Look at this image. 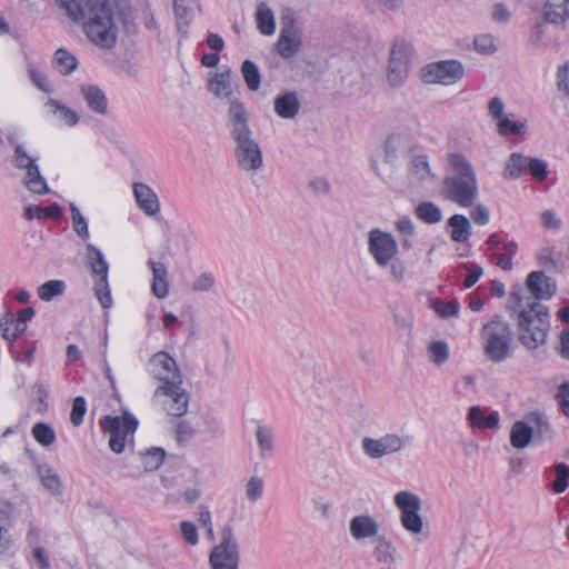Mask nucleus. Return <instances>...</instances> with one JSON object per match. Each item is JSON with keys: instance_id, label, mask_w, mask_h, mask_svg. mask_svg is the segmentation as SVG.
<instances>
[{"instance_id": "1", "label": "nucleus", "mask_w": 569, "mask_h": 569, "mask_svg": "<svg viewBox=\"0 0 569 569\" xmlns=\"http://www.w3.org/2000/svg\"><path fill=\"white\" fill-rule=\"evenodd\" d=\"M74 22H81L87 38L101 49H111L118 39L113 10L108 0H57Z\"/></svg>"}, {"instance_id": "2", "label": "nucleus", "mask_w": 569, "mask_h": 569, "mask_svg": "<svg viewBox=\"0 0 569 569\" xmlns=\"http://www.w3.org/2000/svg\"><path fill=\"white\" fill-rule=\"evenodd\" d=\"M250 113L238 98L229 100L227 127L234 143L237 166L244 172L256 173L263 167V153L249 124Z\"/></svg>"}, {"instance_id": "3", "label": "nucleus", "mask_w": 569, "mask_h": 569, "mask_svg": "<svg viewBox=\"0 0 569 569\" xmlns=\"http://www.w3.org/2000/svg\"><path fill=\"white\" fill-rule=\"evenodd\" d=\"M507 309L516 320L519 342L528 350H535L547 341L550 315L540 301L523 302L522 290H512Z\"/></svg>"}, {"instance_id": "4", "label": "nucleus", "mask_w": 569, "mask_h": 569, "mask_svg": "<svg viewBox=\"0 0 569 569\" xmlns=\"http://www.w3.org/2000/svg\"><path fill=\"white\" fill-rule=\"evenodd\" d=\"M449 162L452 172L443 180L442 193L446 199L469 208L478 196L476 171L467 158L460 153L451 154Z\"/></svg>"}, {"instance_id": "5", "label": "nucleus", "mask_w": 569, "mask_h": 569, "mask_svg": "<svg viewBox=\"0 0 569 569\" xmlns=\"http://www.w3.org/2000/svg\"><path fill=\"white\" fill-rule=\"evenodd\" d=\"M368 252L375 263L383 270H387L389 277L401 283L406 279L407 266L398 256L399 246L396 238L387 231L379 228L371 229L368 232Z\"/></svg>"}, {"instance_id": "6", "label": "nucleus", "mask_w": 569, "mask_h": 569, "mask_svg": "<svg viewBox=\"0 0 569 569\" xmlns=\"http://www.w3.org/2000/svg\"><path fill=\"white\" fill-rule=\"evenodd\" d=\"M480 336L483 352L490 361L500 363L510 356L513 332L502 316L496 315L485 323Z\"/></svg>"}, {"instance_id": "7", "label": "nucleus", "mask_w": 569, "mask_h": 569, "mask_svg": "<svg viewBox=\"0 0 569 569\" xmlns=\"http://www.w3.org/2000/svg\"><path fill=\"white\" fill-rule=\"evenodd\" d=\"M552 428L547 416L540 411L527 413L523 420L516 421L510 430V443L516 449L528 447L531 441L540 442Z\"/></svg>"}, {"instance_id": "8", "label": "nucleus", "mask_w": 569, "mask_h": 569, "mask_svg": "<svg viewBox=\"0 0 569 569\" xmlns=\"http://www.w3.org/2000/svg\"><path fill=\"white\" fill-rule=\"evenodd\" d=\"M86 262L93 277V291L100 305L104 309L111 308L113 299L111 296L108 274L109 263L102 251L92 243L86 246Z\"/></svg>"}, {"instance_id": "9", "label": "nucleus", "mask_w": 569, "mask_h": 569, "mask_svg": "<svg viewBox=\"0 0 569 569\" xmlns=\"http://www.w3.org/2000/svg\"><path fill=\"white\" fill-rule=\"evenodd\" d=\"M240 561L239 543L234 537L233 528L226 525L221 529V541L209 553L211 569H238Z\"/></svg>"}, {"instance_id": "10", "label": "nucleus", "mask_w": 569, "mask_h": 569, "mask_svg": "<svg viewBox=\"0 0 569 569\" xmlns=\"http://www.w3.org/2000/svg\"><path fill=\"white\" fill-rule=\"evenodd\" d=\"M412 54L411 43L403 39L393 41L387 70L388 82L391 87L399 88L407 80Z\"/></svg>"}, {"instance_id": "11", "label": "nucleus", "mask_w": 569, "mask_h": 569, "mask_svg": "<svg viewBox=\"0 0 569 569\" xmlns=\"http://www.w3.org/2000/svg\"><path fill=\"white\" fill-rule=\"evenodd\" d=\"M100 425L102 430L110 435V449L114 453H121L124 450L127 439L133 437L138 428V420L131 413L124 411L121 417L106 416Z\"/></svg>"}, {"instance_id": "12", "label": "nucleus", "mask_w": 569, "mask_h": 569, "mask_svg": "<svg viewBox=\"0 0 569 569\" xmlns=\"http://www.w3.org/2000/svg\"><path fill=\"white\" fill-rule=\"evenodd\" d=\"M465 76V67L459 60H441L427 64L421 70L425 83L451 86L459 82Z\"/></svg>"}, {"instance_id": "13", "label": "nucleus", "mask_w": 569, "mask_h": 569, "mask_svg": "<svg viewBox=\"0 0 569 569\" xmlns=\"http://www.w3.org/2000/svg\"><path fill=\"white\" fill-rule=\"evenodd\" d=\"M150 375L162 382L160 387H178L182 383V376L176 360L167 352L154 353L148 363Z\"/></svg>"}, {"instance_id": "14", "label": "nucleus", "mask_w": 569, "mask_h": 569, "mask_svg": "<svg viewBox=\"0 0 569 569\" xmlns=\"http://www.w3.org/2000/svg\"><path fill=\"white\" fill-rule=\"evenodd\" d=\"M153 400L159 402L162 409L172 417H182L188 411L189 395L182 388V383L178 387H158L153 393Z\"/></svg>"}, {"instance_id": "15", "label": "nucleus", "mask_w": 569, "mask_h": 569, "mask_svg": "<svg viewBox=\"0 0 569 569\" xmlns=\"http://www.w3.org/2000/svg\"><path fill=\"white\" fill-rule=\"evenodd\" d=\"M405 447L403 439L397 433H387L380 438L365 437L361 448L370 459H381L385 456L400 452Z\"/></svg>"}, {"instance_id": "16", "label": "nucleus", "mask_w": 569, "mask_h": 569, "mask_svg": "<svg viewBox=\"0 0 569 569\" xmlns=\"http://www.w3.org/2000/svg\"><path fill=\"white\" fill-rule=\"evenodd\" d=\"M380 523L369 513H360L349 521V533L357 541H373L379 537Z\"/></svg>"}, {"instance_id": "17", "label": "nucleus", "mask_w": 569, "mask_h": 569, "mask_svg": "<svg viewBox=\"0 0 569 569\" xmlns=\"http://www.w3.org/2000/svg\"><path fill=\"white\" fill-rule=\"evenodd\" d=\"M527 287L535 299L527 297L526 301H539L551 298L557 291L556 280L547 277L542 271H532L527 278Z\"/></svg>"}, {"instance_id": "18", "label": "nucleus", "mask_w": 569, "mask_h": 569, "mask_svg": "<svg viewBox=\"0 0 569 569\" xmlns=\"http://www.w3.org/2000/svg\"><path fill=\"white\" fill-rule=\"evenodd\" d=\"M133 196L138 208L148 217H156L160 212V201L150 186L143 182H134Z\"/></svg>"}, {"instance_id": "19", "label": "nucleus", "mask_w": 569, "mask_h": 569, "mask_svg": "<svg viewBox=\"0 0 569 569\" xmlns=\"http://www.w3.org/2000/svg\"><path fill=\"white\" fill-rule=\"evenodd\" d=\"M301 41V32L295 26L282 28L277 41L279 54L284 59L293 57L300 50Z\"/></svg>"}, {"instance_id": "20", "label": "nucleus", "mask_w": 569, "mask_h": 569, "mask_svg": "<svg viewBox=\"0 0 569 569\" xmlns=\"http://www.w3.org/2000/svg\"><path fill=\"white\" fill-rule=\"evenodd\" d=\"M543 19L555 26H565L569 21V0H547Z\"/></svg>"}, {"instance_id": "21", "label": "nucleus", "mask_w": 569, "mask_h": 569, "mask_svg": "<svg viewBox=\"0 0 569 569\" xmlns=\"http://www.w3.org/2000/svg\"><path fill=\"white\" fill-rule=\"evenodd\" d=\"M274 112L282 119H293L300 110V101L295 91L279 94L273 101Z\"/></svg>"}, {"instance_id": "22", "label": "nucleus", "mask_w": 569, "mask_h": 569, "mask_svg": "<svg viewBox=\"0 0 569 569\" xmlns=\"http://www.w3.org/2000/svg\"><path fill=\"white\" fill-rule=\"evenodd\" d=\"M152 271L151 291L158 299H164L169 295L168 270L164 263L149 260Z\"/></svg>"}, {"instance_id": "23", "label": "nucleus", "mask_w": 569, "mask_h": 569, "mask_svg": "<svg viewBox=\"0 0 569 569\" xmlns=\"http://www.w3.org/2000/svg\"><path fill=\"white\" fill-rule=\"evenodd\" d=\"M197 8V0H173L174 16L180 34H187L188 26L191 22L193 12Z\"/></svg>"}, {"instance_id": "24", "label": "nucleus", "mask_w": 569, "mask_h": 569, "mask_svg": "<svg viewBox=\"0 0 569 569\" xmlns=\"http://www.w3.org/2000/svg\"><path fill=\"white\" fill-rule=\"evenodd\" d=\"M81 94L88 107L98 114H107L108 101L104 92L97 86L83 84L80 88Z\"/></svg>"}, {"instance_id": "25", "label": "nucleus", "mask_w": 569, "mask_h": 569, "mask_svg": "<svg viewBox=\"0 0 569 569\" xmlns=\"http://www.w3.org/2000/svg\"><path fill=\"white\" fill-rule=\"evenodd\" d=\"M37 475L41 485L52 495L59 496L62 492V483L60 476L48 463H39L37 466Z\"/></svg>"}, {"instance_id": "26", "label": "nucleus", "mask_w": 569, "mask_h": 569, "mask_svg": "<svg viewBox=\"0 0 569 569\" xmlns=\"http://www.w3.org/2000/svg\"><path fill=\"white\" fill-rule=\"evenodd\" d=\"M26 171L22 180L23 186L32 193L47 194L50 189L44 177L41 174L38 163H34Z\"/></svg>"}, {"instance_id": "27", "label": "nucleus", "mask_w": 569, "mask_h": 569, "mask_svg": "<svg viewBox=\"0 0 569 569\" xmlns=\"http://www.w3.org/2000/svg\"><path fill=\"white\" fill-rule=\"evenodd\" d=\"M372 543L373 555L379 563L393 565L397 561V549L385 536H379Z\"/></svg>"}, {"instance_id": "28", "label": "nucleus", "mask_w": 569, "mask_h": 569, "mask_svg": "<svg viewBox=\"0 0 569 569\" xmlns=\"http://www.w3.org/2000/svg\"><path fill=\"white\" fill-rule=\"evenodd\" d=\"M448 227L451 228L450 238L456 242H465L471 236V224L463 214H453L448 219Z\"/></svg>"}, {"instance_id": "29", "label": "nucleus", "mask_w": 569, "mask_h": 569, "mask_svg": "<svg viewBox=\"0 0 569 569\" xmlns=\"http://www.w3.org/2000/svg\"><path fill=\"white\" fill-rule=\"evenodd\" d=\"M406 147V140L400 134H390L385 141V162L393 167L399 158L400 152Z\"/></svg>"}, {"instance_id": "30", "label": "nucleus", "mask_w": 569, "mask_h": 569, "mask_svg": "<svg viewBox=\"0 0 569 569\" xmlns=\"http://www.w3.org/2000/svg\"><path fill=\"white\" fill-rule=\"evenodd\" d=\"M528 158L520 152L510 154L505 166L503 177L506 179H518L527 171Z\"/></svg>"}, {"instance_id": "31", "label": "nucleus", "mask_w": 569, "mask_h": 569, "mask_svg": "<svg viewBox=\"0 0 569 569\" xmlns=\"http://www.w3.org/2000/svg\"><path fill=\"white\" fill-rule=\"evenodd\" d=\"M257 28L262 34L274 33L276 23L272 10L263 2L259 3L256 12Z\"/></svg>"}, {"instance_id": "32", "label": "nucleus", "mask_w": 569, "mask_h": 569, "mask_svg": "<svg viewBox=\"0 0 569 569\" xmlns=\"http://www.w3.org/2000/svg\"><path fill=\"white\" fill-rule=\"evenodd\" d=\"M395 505L401 513L415 512L421 510V499L411 491H399L395 496Z\"/></svg>"}, {"instance_id": "33", "label": "nucleus", "mask_w": 569, "mask_h": 569, "mask_svg": "<svg viewBox=\"0 0 569 569\" xmlns=\"http://www.w3.org/2000/svg\"><path fill=\"white\" fill-rule=\"evenodd\" d=\"M231 76L232 72L230 69L217 73L216 77L210 81L209 90L217 97H230L232 93L230 81Z\"/></svg>"}, {"instance_id": "34", "label": "nucleus", "mask_w": 569, "mask_h": 569, "mask_svg": "<svg viewBox=\"0 0 569 569\" xmlns=\"http://www.w3.org/2000/svg\"><path fill=\"white\" fill-rule=\"evenodd\" d=\"M415 213L420 220L429 224H436L442 220L440 207L431 201L419 203L415 209Z\"/></svg>"}, {"instance_id": "35", "label": "nucleus", "mask_w": 569, "mask_h": 569, "mask_svg": "<svg viewBox=\"0 0 569 569\" xmlns=\"http://www.w3.org/2000/svg\"><path fill=\"white\" fill-rule=\"evenodd\" d=\"M362 2L368 10L382 13H398L405 6V0H362Z\"/></svg>"}, {"instance_id": "36", "label": "nucleus", "mask_w": 569, "mask_h": 569, "mask_svg": "<svg viewBox=\"0 0 569 569\" xmlns=\"http://www.w3.org/2000/svg\"><path fill=\"white\" fill-rule=\"evenodd\" d=\"M513 118V114H506L496 122L500 136L520 134L526 130V121H516Z\"/></svg>"}, {"instance_id": "37", "label": "nucleus", "mask_w": 569, "mask_h": 569, "mask_svg": "<svg viewBox=\"0 0 569 569\" xmlns=\"http://www.w3.org/2000/svg\"><path fill=\"white\" fill-rule=\"evenodd\" d=\"M54 66L61 74H70L78 67L77 58L68 50L60 48L54 53Z\"/></svg>"}, {"instance_id": "38", "label": "nucleus", "mask_w": 569, "mask_h": 569, "mask_svg": "<svg viewBox=\"0 0 569 569\" xmlns=\"http://www.w3.org/2000/svg\"><path fill=\"white\" fill-rule=\"evenodd\" d=\"M241 73L249 90L257 91L260 88L261 74L254 62L244 60L241 64Z\"/></svg>"}, {"instance_id": "39", "label": "nucleus", "mask_w": 569, "mask_h": 569, "mask_svg": "<svg viewBox=\"0 0 569 569\" xmlns=\"http://www.w3.org/2000/svg\"><path fill=\"white\" fill-rule=\"evenodd\" d=\"M47 107L50 108L51 112L54 113L60 121L68 126H74L79 121V116L74 110L57 100L50 99L47 102Z\"/></svg>"}, {"instance_id": "40", "label": "nucleus", "mask_w": 569, "mask_h": 569, "mask_svg": "<svg viewBox=\"0 0 569 569\" xmlns=\"http://www.w3.org/2000/svg\"><path fill=\"white\" fill-rule=\"evenodd\" d=\"M409 172L419 181H427L431 179L432 174L427 156H415L409 163Z\"/></svg>"}, {"instance_id": "41", "label": "nucleus", "mask_w": 569, "mask_h": 569, "mask_svg": "<svg viewBox=\"0 0 569 569\" xmlns=\"http://www.w3.org/2000/svg\"><path fill=\"white\" fill-rule=\"evenodd\" d=\"M32 437L42 447H50L56 441L53 428L46 422H37L31 429Z\"/></svg>"}, {"instance_id": "42", "label": "nucleus", "mask_w": 569, "mask_h": 569, "mask_svg": "<svg viewBox=\"0 0 569 569\" xmlns=\"http://www.w3.org/2000/svg\"><path fill=\"white\" fill-rule=\"evenodd\" d=\"M66 291L63 280H49L38 288V296L43 301H51L56 297L62 296Z\"/></svg>"}, {"instance_id": "43", "label": "nucleus", "mask_w": 569, "mask_h": 569, "mask_svg": "<svg viewBox=\"0 0 569 569\" xmlns=\"http://www.w3.org/2000/svg\"><path fill=\"white\" fill-rule=\"evenodd\" d=\"M429 359L436 366H442L449 359V346L446 341H433L428 347Z\"/></svg>"}, {"instance_id": "44", "label": "nucleus", "mask_w": 569, "mask_h": 569, "mask_svg": "<svg viewBox=\"0 0 569 569\" xmlns=\"http://www.w3.org/2000/svg\"><path fill=\"white\" fill-rule=\"evenodd\" d=\"M37 161L38 158L29 154L24 144L17 143L14 146L12 163L17 169L27 170L28 168L37 163Z\"/></svg>"}, {"instance_id": "45", "label": "nucleus", "mask_w": 569, "mask_h": 569, "mask_svg": "<svg viewBox=\"0 0 569 569\" xmlns=\"http://www.w3.org/2000/svg\"><path fill=\"white\" fill-rule=\"evenodd\" d=\"M70 212H71L73 231L82 240H88L90 234H89L87 219L82 216V213L80 212V209L74 203H70Z\"/></svg>"}, {"instance_id": "46", "label": "nucleus", "mask_w": 569, "mask_h": 569, "mask_svg": "<svg viewBox=\"0 0 569 569\" xmlns=\"http://www.w3.org/2000/svg\"><path fill=\"white\" fill-rule=\"evenodd\" d=\"M140 456L146 471L157 470L164 460V451L161 448H151Z\"/></svg>"}, {"instance_id": "47", "label": "nucleus", "mask_w": 569, "mask_h": 569, "mask_svg": "<svg viewBox=\"0 0 569 569\" xmlns=\"http://www.w3.org/2000/svg\"><path fill=\"white\" fill-rule=\"evenodd\" d=\"M400 521L402 527L411 533L418 535L422 531L423 520L419 511L401 513Z\"/></svg>"}, {"instance_id": "48", "label": "nucleus", "mask_w": 569, "mask_h": 569, "mask_svg": "<svg viewBox=\"0 0 569 569\" xmlns=\"http://www.w3.org/2000/svg\"><path fill=\"white\" fill-rule=\"evenodd\" d=\"M556 479L552 482V490L557 493L566 491L568 488L569 467L566 463L555 466Z\"/></svg>"}, {"instance_id": "49", "label": "nucleus", "mask_w": 569, "mask_h": 569, "mask_svg": "<svg viewBox=\"0 0 569 569\" xmlns=\"http://www.w3.org/2000/svg\"><path fill=\"white\" fill-rule=\"evenodd\" d=\"M256 438L261 450V456H263V452H269L273 449V435L269 428L258 426Z\"/></svg>"}, {"instance_id": "50", "label": "nucleus", "mask_w": 569, "mask_h": 569, "mask_svg": "<svg viewBox=\"0 0 569 569\" xmlns=\"http://www.w3.org/2000/svg\"><path fill=\"white\" fill-rule=\"evenodd\" d=\"M433 309L437 315L441 318H450L458 315L460 305L457 300L441 301L438 300L433 303Z\"/></svg>"}, {"instance_id": "51", "label": "nucleus", "mask_w": 569, "mask_h": 569, "mask_svg": "<svg viewBox=\"0 0 569 569\" xmlns=\"http://www.w3.org/2000/svg\"><path fill=\"white\" fill-rule=\"evenodd\" d=\"M263 491V480L258 476H252L246 483V496L251 502L258 501Z\"/></svg>"}, {"instance_id": "52", "label": "nucleus", "mask_w": 569, "mask_h": 569, "mask_svg": "<svg viewBox=\"0 0 569 569\" xmlns=\"http://www.w3.org/2000/svg\"><path fill=\"white\" fill-rule=\"evenodd\" d=\"M475 49L481 54H492L497 51L495 38L491 34H480L475 38Z\"/></svg>"}, {"instance_id": "53", "label": "nucleus", "mask_w": 569, "mask_h": 569, "mask_svg": "<svg viewBox=\"0 0 569 569\" xmlns=\"http://www.w3.org/2000/svg\"><path fill=\"white\" fill-rule=\"evenodd\" d=\"M87 412L86 399L81 396L73 399L72 409L70 413V421L73 426L78 427L83 422V417Z\"/></svg>"}, {"instance_id": "54", "label": "nucleus", "mask_w": 569, "mask_h": 569, "mask_svg": "<svg viewBox=\"0 0 569 569\" xmlns=\"http://www.w3.org/2000/svg\"><path fill=\"white\" fill-rule=\"evenodd\" d=\"M216 283V279L211 272H202L199 274L191 284L193 292L210 291Z\"/></svg>"}, {"instance_id": "55", "label": "nucleus", "mask_w": 569, "mask_h": 569, "mask_svg": "<svg viewBox=\"0 0 569 569\" xmlns=\"http://www.w3.org/2000/svg\"><path fill=\"white\" fill-rule=\"evenodd\" d=\"M461 267L466 271H468V276L463 281V287L469 289L478 282V280L480 279V277L483 273V269H482V267H480L479 264H476L473 262L462 263Z\"/></svg>"}, {"instance_id": "56", "label": "nucleus", "mask_w": 569, "mask_h": 569, "mask_svg": "<svg viewBox=\"0 0 569 569\" xmlns=\"http://www.w3.org/2000/svg\"><path fill=\"white\" fill-rule=\"evenodd\" d=\"M539 266L546 268L548 271H557L558 262L553 258V251L551 248L545 247L539 250L537 254Z\"/></svg>"}, {"instance_id": "57", "label": "nucleus", "mask_w": 569, "mask_h": 569, "mask_svg": "<svg viewBox=\"0 0 569 569\" xmlns=\"http://www.w3.org/2000/svg\"><path fill=\"white\" fill-rule=\"evenodd\" d=\"M557 88L569 97V60L558 67Z\"/></svg>"}, {"instance_id": "58", "label": "nucleus", "mask_w": 569, "mask_h": 569, "mask_svg": "<svg viewBox=\"0 0 569 569\" xmlns=\"http://www.w3.org/2000/svg\"><path fill=\"white\" fill-rule=\"evenodd\" d=\"M194 435V429L189 421L182 420L178 423L176 439L179 445H186Z\"/></svg>"}, {"instance_id": "59", "label": "nucleus", "mask_w": 569, "mask_h": 569, "mask_svg": "<svg viewBox=\"0 0 569 569\" xmlns=\"http://www.w3.org/2000/svg\"><path fill=\"white\" fill-rule=\"evenodd\" d=\"M180 532H181L183 540L188 545L196 546L198 543V541H199L198 530H197V527L194 526V523H192L190 521H182L180 523Z\"/></svg>"}, {"instance_id": "60", "label": "nucleus", "mask_w": 569, "mask_h": 569, "mask_svg": "<svg viewBox=\"0 0 569 569\" xmlns=\"http://www.w3.org/2000/svg\"><path fill=\"white\" fill-rule=\"evenodd\" d=\"M527 170L537 180H545L547 178L546 163L540 159H529Z\"/></svg>"}, {"instance_id": "61", "label": "nucleus", "mask_w": 569, "mask_h": 569, "mask_svg": "<svg viewBox=\"0 0 569 569\" xmlns=\"http://www.w3.org/2000/svg\"><path fill=\"white\" fill-rule=\"evenodd\" d=\"M556 399L558 400L562 413L569 417V381L559 386Z\"/></svg>"}, {"instance_id": "62", "label": "nucleus", "mask_w": 569, "mask_h": 569, "mask_svg": "<svg viewBox=\"0 0 569 569\" xmlns=\"http://www.w3.org/2000/svg\"><path fill=\"white\" fill-rule=\"evenodd\" d=\"M488 114L497 122L500 118L506 116L505 102L500 97H493L488 102Z\"/></svg>"}, {"instance_id": "63", "label": "nucleus", "mask_w": 569, "mask_h": 569, "mask_svg": "<svg viewBox=\"0 0 569 569\" xmlns=\"http://www.w3.org/2000/svg\"><path fill=\"white\" fill-rule=\"evenodd\" d=\"M541 223L548 230H559L561 227V219L553 210H546L541 213Z\"/></svg>"}, {"instance_id": "64", "label": "nucleus", "mask_w": 569, "mask_h": 569, "mask_svg": "<svg viewBox=\"0 0 569 569\" xmlns=\"http://www.w3.org/2000/svg\"><path fill=\"white\" fill-rule=\"evenodd\" d=\"M471 219L475 223L479 226H485L489 222L490 219V212L489 209L483 204H478L472 211H471Z\"/></svg>"}]
</instances>
